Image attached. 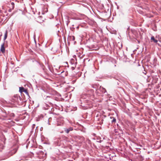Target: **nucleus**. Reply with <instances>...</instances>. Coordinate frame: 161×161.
Instances as JSON below:
<instances>
[{
	"label": "nucleus",
	"instance_id": "obj_1",
	"mask_svg": "<svg viewBox=\"0 0 161 161\" xmlns=\"http://www.w3.org/2000/svg\"><path fill=\"white\" fill-rule=\"evenodd\" d=\"M87 16L83 14L79 13L76 16L71 18L70 19L72 20V21L74 23H77L79 25L84 23L83 20H86L87 18Z\"/></svg>",
	"mask_w": 161,
	"mask_h": 161
},
{
	"label": "nucleus",
	"instance_id": "obj_2",
	"mask_svg": "<svg viewBox=\"0 0 161 161\" xmlns=\"http://www.w3.org/2000/svg\"><path fill=\"white\" fill-rule=\"evenodd\" d=\"M0 18L1 20L0 21V22L1 23H2L3 24L6 23V22L7 21H6V20L7 18L6 17H5V16L1 15L0 16Z\"/></svg>",
	"mask_w": 161,
	"mask_h": 161
},
{
	"label": "nucleus",
	"instance_id": "obj_3",
	"mask_svg": "<svg viewBox=\"0 0 161 161\" xmlns=\"http://www.w3.org/2000/svg\"><path fill=\"white\" fill-rule=\"evenodd\" d=\"M0 51L3 53H5V48L4 47V43L2 45L1 47Z\"/></svg>",
	"mask_w": 161,
	"mask_h": 161
},
{
	"label": "nucleus",
	"instance_id": "obj_4",
	"mask_svg": "<svg viewBox=\"0 0 161 161\" xmlns=\"http://www.w3.org/2000/svg\"><path fill=\"white\" fill-rule=\"evenodd\" d=\"M73 130V129L72 127H70L68 129L65 128L64 130L65 132L67 133H68L70 131H72Z\"/></svg>",
	"mask_w": 161,
	"mask_h": 161
},
{
	"label": "nucleus",
	"instance_id": "obj_5",
	"mask_svg": "<svg viewBox=\"0 0 161 161\" xmlns=\"http://www.w3.org/2000/svg\"><path fill=\"white\" fill-rule=\"evenodd\" d=\"M19 92L22 93L23 92H26L27 90L25 89L23 87H19Z\"/></svg>",
	"mask_w": 161,
	"mask_h": 161
},
{
	"label": "nucleus",
	"instance_id": "obj_6",
	"mask_svg": "<svg viewBox=\"0 0 161 161\" xmlns=\"http://www.w3.org/2000/svg\"><path fill=\"white\" fill-rule=\"evenodd\" d=\"M151 42H153L155 43H157L158 41L157 40L155 39L153 36H152L151 37Z\"/></svg>",
	"mask_w": 161,
	"mask_h": 161
},
{
	"label": "nucleus",
	"instance_id": "obj_7",
	"mask_svg": "<svg viewBox=\"0 0 161 161\" xmlns=\"http://www.w3.org/2000/svg\"><path fill=\"white\" fill-rule=\"evenodd\" d=\"M13 98L12 99L13 101L14 102H16L18 99V97L17 96H14Z\"/></svg>",
	"mask_w": 161,
	"mask_h": 161
},
{
	"label": "nucleus",
	"instance_id": "obj_8",
	"mask_svg": "<svg viewBox=\"0 0 161 161\" xmlns=\"http://www.w3.org/2000/svg\"><path fill=\"white\" fill-rule=\"evenodd\" d=\"M56 26L58 28V29H57L58 30L60 29L61 30V26L59 24L56 25Z\"/></svg>",
	"mask_w": 161,
	"mask_h": 161
},
{
	"label": "nucleus",
	"instance_id": "obj_9",
	"mask_svg": "<svg viewBox=\"0 0 161 161\" xmlns=\"http://www.w3.org/2000/svg\"><path fill=\"white\" fill-rule=\"evenodd\" d=\"M7 34H8V32H7V31H6V32L5 34V35H4V39L5 40L7 38Z\"/></svg>",
	"mask_w": 161,
	"mask_h": 161
},
{
	"label": "nucleus",
	"instance_id": "obj_10",
	"mask_svg": "<svg viewBox=\"0 0 161 161\" xmlns=\"http://www.w3.org/2000/svg\"><path fill=\"white\" fill-rule=\"evenodd\" d=\"M11 5H12V9H14V3H13V2H12L11 3Z\"/></svg>",
	"mask_w": 161,
	"mask_h": 161
},
{
	"label": "nucleus",
	"instance_id": "obj_11",
	"mask_svg": "<svg viewBox=\"0 0 161 161\" xmlns=\"http://www.w3.org/2000/svg\"><path fill=\"white\" fill-rule=\"evenodd\" d=\"M116 121V119H114L113 120H112V122H115Z\"/></svg>",
	"mask_w": 161,
	"mask_h": 161
},
{
	"label": "nucleus",
	"instance_id": "obj_12",
	"mask_svg": "<svg viewBox=\"0 0 161 161\" xmlns=\"http://www.w3.org/2000/svg\"><path fill=\"white\" fill-rule=\"evenodd\" d=\"M66 22H67V25H68V24L69 23L70 21L69 20H67L66 21Z\"/></svg>",
	"mask_w": 161,
	"mask_h": 161
},
{
	"label": "nucleus",
	"instance_id": "obj_13",
	"mask_svg": "<svg viewBox=\"0 0 161 161\" xmlns=\"http://www.w3.org/2000/svg\"><path fill=\"white\" fill-rule=\"evenodd\" d=\"M12 9L11 8L9 9L8 10V11L9 12H11V11H12Z\"/></svg>",
	"mask_w": 161,
	"mask_h": 161
},
{
	"label": "nucleus",
	"instance_id": "obj_14",
	"mask_svg": "<svg viewBox=\"0 0 161 161\" xmlns=\"http://www.w3.org/2000/svg\"><path fill=\"white\" fill-rule=\"evenodd\" d=\"M127 30H130V27H128L127 28Z\"/></svg>",
	"mask_w": 161,
	"mask_h": 161
},
{
	"label": "nucleus",
	"instance_id": "obj_15",
	"mask_svg": "<svg viewBox=\"0 0 161 161\" xmlns=\"http://www.w3.org/2000/svg\"><path fill=\"white\" fill-rule=\"evenodd\" d=\"M72 38H73V40H75V37L74 36H72Z\"/></svg>",
	"mask_w": 161,
	"mask_h": 161
},
{
	"label": "nucleus",
	"instance_id": "obj_16",
	"mask_svg": "<svg viewBox=\"0 0 161 161\" xmlns=\"http://www.w3.org/2000/svg\"><path fill=\"white\" fill-rule=\"evenodd\" d=\"M93 23H94V25L95 26H96V23L95 22H94V21H93Z\"/></svg>",
	"mask_w": 161,
	"mask_h": 161
},
{
	"label": "nucleus",
	"instance_id": "obj_17",
	"mask_svg": "<svg viewBox=\"0 0 161 161\" xmlns=\"http://www.w3.org/2000/svg\"><path fill=\"white\" fill-rule=\"evenodd\" d=\"M79 25H78V26H77L76 27V29H78V28H79Z\"/></svg>",
	"mask_w": 161,
	"mask_h": 161
},
{
	"label": "nucleus",
	"instance_id": "obj_18",
	"mask_svg": "<svg viewBox=\"0 0 161 161\" xmlns=\"http://www.w3.org/2000/svg\"><path fill=\"white\" fill-rule=\"evenodd\" d=\"M103 88V89H104V90L105 91V89H103V88Z\"/></svg>",
	"mask_w": 161,
	"mask_h": 161
},
{
	"label": "nucleus",
	"instance_id": "obj_19",
	"mask_svg": "<svg viewBox=\"0 0 161 161\" xmlns=\"http://www.w3.org/2000/svg\"><path fill=\"white\" fill-rule=\"evenodd\" d=\"M92 20H91V25L92 24Z\"/></svg>",
	"mask_w": 161,
	"mask_h": 161
},
{
	"label": "nucleus",
	"instance_id": "obj_20",
	"mask_svg": "<svg viewBox=\"0 0 161 161\" xmlns=\"http://www.w3.org/2000/svg\"><path fill=\"white\" fill-rule=\"evenodd\" d=\"M111 32V33H113V32Z\"/></svg>",
	"mask_w": 161,
	"mask_h": 161
},
{
	"label": "nucleus",
	"instance_id": "obj_21",
	"mask_svg": "<svg viewBox=\"0 0 161 161\" xmlns=\"http://www.w3.org/2000/svg\"><path fill=\"white\" fill-rule=\"evenodd\" d=\"M72 28H74V29H75V28H74V27H72Z\"/></svg>",
	"mask_w": 161,
	"mask_h": 161
},
{
	"label": "nucleus",
	"instance_id": "obj_22",
	"mask_svg": "<svg viewBox=\"0 0 161 161\" xmlns=\"http://www.w3.org/2000/svg\"><path fill=\"white\" fill-rule=\"evenodd\" d=\"M115 31H113V32H114Z\"/></svg>",
	"mask_w": 161,
	"mask_h": 161
},
{
	"label": "nucleus",
	"instance_id": "obj_23",
	"mask_svg": "<svg viewBox=\"0 0 161 161\" xmlns=\"http://www.w3.org/2000/svg\"><path fill=\"white\" fill-rule=\"evenodd\" d=\"M130 30L132 31V30H132V29H131Z\"/></svg>",
	"mask_w": 161,
	"mask_h": 161
}]
</instances>
